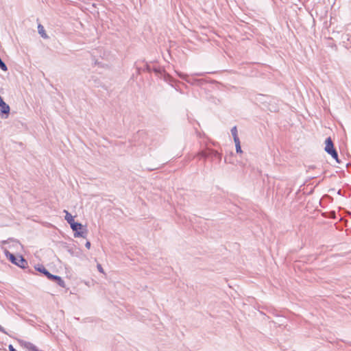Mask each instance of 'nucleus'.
<instances>
[{
    "label": "nucleus",
    "mask_w": 351,
    "mask_h": 351,
    "mask_svg": "<svg viewBox=\"0 0 351 351\" xmlns=\"http://www.w3.org/2000/svg\"><path fill=\"white\" fill-rule=\"evenodd\" d=\"M5 254L6 257L8 258L9 260L14 265L20 267L21 268L26 267L27 262L23 258L22 256H16L8 250L5 251Z\"/></svg>",
    "instance_id": "nucleus-1"
},
{
    "label": "nucleus",
    "mask_w": 351,
    "mask_h": 351,
    "mask_svg": "<svg viewBox=\"0 0 351 351\" xmlns=\"http://www.w3.org/2000/svg\"><path fill=\"white\" fill-rule=\"evenodd\" d=\"M78 225L79 226H77L75 228L72 229L75 232L74 237L86 238L88 233L87 230L86 228H83L82 223H78Z\"/></svg>",
    "instance_id": "nucleus-2"
},
{
    "label": "nucleus",
    "mask_w": 351,
    "mask_h": 351,
    "mask_svg": "<svg viewBox=\"0 0 351 351\" xmlns=\"http://www.w3.org/2000/svg\"><path fill=\"white\" fill-rule=\"evenodd\" d=\"M10 106L8 105L2 99L0 95V116L4 117V114H5V118H7L9 112H10Z\"/></svg>",
    "instance_id": "nucleus-3"
},
{
    "label": "nucleus",
    "mask_w": 351,
    "mask_h": 351,
    "mask_svg": "<svg viewBox=\"0 0 351 351\" xmlns=\"http://www.w3.org/2000/svg\"><path fill=\"white\" fill-rule=\"evenodd\" d=\"M65 213L64 219L70 224L71 229H74L78 225V222H75L73 219V217L67 210H64Z\"/></svg>",
    "instance_id": "nucleus-4"
},
{
    "label": "nucleus",
    "mask_w": 351,
    "mask_h": 351,
    "mask_svg": "<svg viewBox=\"0 0 351 351\" xmlns=\"http://www.w3.org/2000/svg\"><path fill=\"white\" fill-rule=\"evenodd\" d=\"M334 148V144L332 141V139L330 137H328L325 141V148L324 150L328 154L330 153L332 151L335 150Z\"/></svg>",
    "instance_id": "nucleus-5"
},
{
    "label": "nucleus",
    "mask_w": 351,
    "mask_h": 351,
    "mask_svg": "<svg viewBox=\"0 0 351 351\" xmlns=\"http://www.w3.org/2000/svg\"><path fill=\"white\" fill-rule=\"evenodd\" d=\"M38 271L44 274L49 280H52L55 275L50 274L44 267L36 268Z\"/></svg>",
    "instance_id": "nucleus-6"
},
{
    "label": "nucleus",
    "mask_w": 351,
    "mask_h": 351,
    "mask_svg": "<svg viewBox=\"0 0 351 351\" xmlns=\"http://www.w3.org/2000/svg\"><path fill=\"white\" fill-rule=\"evenodd\" d=\"M51 280L56 281V283L60 287H63V288L65 287V282L60 276H54V277L53 278V279Z\"/></svg>",
    "instance_id": "nucleus-7"
},
{
    "label": "nucleus",
    "mask_w": 351,
    "mask_h": 351,
    "mask_svg": "<svg viewBox=\"0 0 351 351\" xmlns=\"http://www.w3.org/2000/svg\"><path fill=\"white\" fill-rule=\"evenodd\" d=\"M38 34L44 38H48L47 35L45 33V29H44V27L39 24L38 25Z\"/></svg>",
    "instance_id": "nucleus-8"
},
{
    "label": "nucleus",
    "mask_w": 351,
    "mask_h": 351,
    "mask_svg": "<svg viewBox=\"0 0 351 351\" xmlns=\"http://www.w3.org/2000/svg\"><path fill=\"white\" fill-rule=\"evenodd\" d=\"M328 154H330L337 162H339V160L338 158V154H337V152L336 151V149L332 151Z\"/></svg>",
    "instance_id": "nucleus-9"
},
{
    "label": "nucleus",
    "mask_w": 351,
    "mask_h": 351,
    "mask_svg": "<svg viewBox=\"0 0 351 351\" xmlns=\"http://www.w3.org/2000/svg\"><path fill=\"white\" fill-rule=\"evenodd\" d=\"M231 134L233 136V138H235V137H238V134H237V128L236 126H234L232 129H231Z\"/></svg>",
    "instance_id": "nucleus-10"
},
{
    "label": "nucleus",
    "mask_w": 351,
    "mask_h": 351,
    "mask_svg": "<svg viewBox=\"0 0 351 351\" xmlns=\"http://www.w3.org/2000/svg\"><path fill=\"white\" fill-rule=\"evenodd\" d=\"M0 68L3 71H6L8 70V67H7L6 64L1 60V58H0Z\"/></svg>",
    "instance_id": "nucleus-11"
},
{
    "label": "nucleus",
    "mask_w": 351,
    "mask_h": 351,
    "mask_svg": "<svg viewBox=\"0 0 351 351\" xmlns=\"http://www.w3.org/2000/svg\"><path fill=\"white\" fill-rule=\"evenodd\" d=\"M178 75H179L180 77H181L182 79L186 80V82H189V80H188V75L186 74L179 73Z\"/></svg>",
    "instance_id": "nucleus-12"
},
{
    "label": "nucleus",
    "mask_w": 351,
    "mask_h": 351,
    "mask_svg": "<svg viewBox=\"0 0 351 351\" xmlns=\"http://www.w3.org/2000/svg\"><path fill=\"white\" fill-rule=\"evenodd\" d=\"M235 147H236V152H237V153H242L241 145H235Z\"/></svg>",
    "instance_id": "nucleus-13"
},
{
    "label": "nucleus",
    "mask_w": 351,
    "mask_h": 351,
    "mask_svg": "<svg viewBox=\"0 0 351 351\" xmlns=\"http://www.w3.org/2000/svg\"><path fill=\"white\" fill-rule=\"evenodd\" d=\"M97 269L99 272L104 274V269L102 268L101 265L100 264H97Z\"/></svg>",
    "instance_id": "nucleus-14"
},
{
    "label": "nucleus",
    "mask_w": 351,
    "mask_h": 351,
    "mask_svg": "<svg viewBox=\"0 0 351 351\" xmlns=\"http://www.w3.org/2000/svg\"><path fill=\"white\" fill-rule=\"evenodd\" d=\"M233 139H234L235 145H241L240 140H239V137L233 138Z\"/></svg>",
    "instance_id": "nucleus-15"
},
{
    "label": "nucleus",
    "mask_w": 351,
    "mask_h": 351,
    "mask_svg": "<svg viewBox=\"0 0 351 351\" xmlns=\"http://www.w3.org/2000/svg\"><path fill=\"white\" fill-rule=\"evenodd\" d=\"M199 155L202 157H204V158H206L208 156V154L207 153L204 152H202L199 154Z\"/></svg>",
    "instance_id": "nucleus-16"
},
{
    "label": "nucleus",
    "mask_w": 351,
    "mask_h": 351,
    "mask_svg": "<svg viewBox=\"0 0 351 351\" xmlns=\"http://www.w3.org/2000/svg\"><path fill=\"white\" fill-rule=\"evenodd\" d=\"M86 247L89 249L90 247V243L89 241H87L85 244Z\"/></svg>",
    "instance_id": "nucleus-17"
},
{
    "label": "nucleus",
    "mask_w": 351,
    "mask_h": 351,
    "mask_svg": "<svg viewBox=\"0 0 351 351\" xmlns=\"http://www.w3.org/2000/svg\"><path fill=\"white\" fill-rule=\"evenodd\" d=\"M9 350H10V351H17V350H16L14 348V347H13L12 345H10V346H9Z\"/></svg>",
    "instance_id": "nucleus-18"
},
{
    "label": "nucleus",
    "mask_w": 351,
    "mask_h": 351,
    "mask_svg": "<svg viewBox=\"0 0 351 351\" xmlns=\"http://www.w3.org/2000/svg\"><path fill=\"white\" fill-rule=\"evenodd\" d=\"M215 156L220 157V154L217 152H213Z\"/></svg>",
    "instance_id": "nucleus-19"
},
{
    "label": "nucleus",
    "mask_w": 351,
    "mask_h": 351,
    "mask_svg": "<svg viewBox=\"0 0 351 351\" xmlns=\"http://www.w3.org/2000/svg\"><path fill=\"white\" fill-rule=\"evenodd\" d=\"M0 331L6 334V332L5 331V329L0 325Z\"/></svg>",
    "instance_id": "nucleus-20"
},
{
    "label": "nucleus",
    "mask_w": 351,
    "mask_h": 351,
    "mask_svg": "<svg viewBox=\"0 0 351 351\" xmlns=\"http://www.w3.org/2000/svg\"><path fill=\"white\" fill-rule=\"evenodd\" d=\"M195 75L201 76V75H202V73H196Z\"/></svg>",
    "instance_id": "nucleus-21"
}]
</instances>
